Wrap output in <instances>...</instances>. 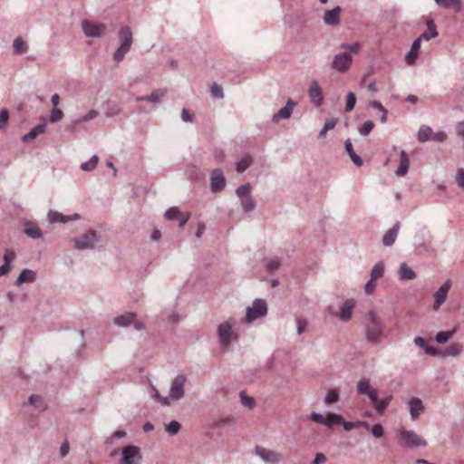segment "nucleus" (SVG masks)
Segmentation results:
<instances>
[{
    "instance_id": "1",
    "label": "nucleus",
    "mask_w": 464,
    "mask_h": 464,
    "mask_svg": "<svg viewBox=\"0 0 464 464\" xmlns=\"http://www.w3.org/2000/svg\"><path fill=\"white\" fill-rule=\"evenodd\" d=\"M367 325L365 327L364 337L372 344H379L383 337L385 325L380 319L374 310H371L366 314Z\"/></svg>"
},
{
    "instance_id": "2",
    "label": "nucleus",
    "mask_w": 464,
    "mask_h": 464,
    "mask_svg": "<svg viewBox=\"0 0 464 464\" xmlns=\"http://www.w3.org/2000/svg\"><path fill=\"white\" fill-rule=\"evenodd\" d=\"M268 308L264 299H256L251 306L246 308V323L250 324L267 315Z\"/></svg>"
},
{
    "instance_id": "3",
    "label": "nucleus",
    "mask_w": 464,
    "mask_h": 464,
    "mask_svg": "<svg viewBox=\"0 0 464 464\" xmlns=\"http://www.w3.org/2000/svg\"><path fill=\"white\" fill-rule=\"evenodd\" d=\"M100 241V235L95 230H89L79 238H74V246L78 250H92Z\"/></svg>"
},
{
    "instance_id": "4",
    "label": "nucleus",
    "mask_w": 464,
    "mask_h": 464,
    "mask_svg": "<svg viewBox=\"0 0 464 464\" xmlns=\"http://www.w3.org/2000/svg\"><path fill=\"white\" fill-rule=\"evenodd\" d=\"M136 317V313L128 312L114 317L113 324L118 327H127L129 325H133L134 329L137 331L144 330L145 324L142 322L137 320Z\"/></svg>"
},
{
    "instance_id": "5",
    "label": "nucleus",
    "mask_w": 464,
    "mask_h": 464,
    "mask_svg": "<svg viewBox=\"0 0 464 464\" xmlns=\"http://www.w3.org/2000/svg\"><path fill=\"white\" fill-rule=\"evenodd\" d=\"M398 438L401 443L411 448L425 447L427 445L426 440L413 430H401L398 432Z\"/></svg>"
},
{
    "instance_id": "6",
    "label": "nucleus",
    "mask_w": 464,
    "mask_h": 464,
    "mask_svg": "<svg viewBox=\"0 0 464 464\" xmlns=\"http://www.w3.org/2000/svg\"><path fill=\"white\" fill-rule=\"evenodd\" d=\"M142 455L139 447L129 445L121 450L119 464H141Z\"/></svg>"
},
{
    "instance_id": "7",
    "label": "nucleus",
    "mask_w": 464,
    "mask_h": 464,
    "mask_svg": "<svg viewBox=\"0 0 464 464\" xmlns=\"http://www.w3.org/2000/svg\"><path fill=\"white\" fill-rule=\"evenodd\" d=\"M187 377L184 374L177 375L171 382L169 390V398L174 401H179L184 397L185 384Z\"/></svg>"
},
{
    "instance_id": "8",
    "label": "nucleus",
    "mask_w": 464,
    "mask_h": 464,
    "mask_svg": "<svg viewBox=\"0 0 464 464\" xmlns=\"http://www.w3.org/2000/svg\"><path fill=\"white\" fill-rule=\"evenodd\" d=\"M82 29L87 37L98 38L104 35L107 27L104 24H95L89 20H83Z\"/></svg>"
},
{
    "instance_id": "9",
    "label": "nucleus",
    "mask_w": 464,
    "mask_h": 464,
    "mask_svg": "<svg viewBox=\"0 0 464 464\" xmlns=\"http://www.w3.org/2000/svg\"><path fill=\"white\" fill-rule=\"evenodd\" d=\"M353 62V57L347 52L339 53L334 56L331 67L340 72H345L349 70Z\"/></svg>"
},
{
    "instance_id": "10",
    "label": "nucleus",
    "mask_w": 464,
    "mask_h": 464,
    "mask_svg": "<svg viewBox=\"0 0 464 464\" xmlns=\"http://www.w3.org/2000/svg\"><path fill=\"white\" fill-rule=\"evenodd\" d=\"M233 324L230 322H224L218 326V336L221 346H227L230 344L234 333Z\"/></svg>"
},
{
    "instance_id": "11",
    "label": "nucleus",
    "mask_w": 464,
    "mask_h": 464,
    "mask_svg": "<svg viewBox=\"0 0 464 464\" xmlns=\"http://www.w3.org/2000/svg\"><path fill=\"white\" fill-rule=\"evenodd\" d=\"M226 187V179L221 169H213L210 176V188L212 192H220Z\"/></svg>"
},
{
    "instance_id": "12",
    "label": "nucleus",
    "mask_w": 464,
    "mask_h": 464,
    "mask_svg": "<svg viewBox=\"0 0 464 464\" xmlns=\"http://www.w3.org/2000/svg\"><path fill=\"white\" fill-rule=\"evenodd\" d=\"M255 452L266 463L276 464L282 459L279 453L263 447H256Z\"/></svg>"
},
{
    "instance_id": "13",
    "label": "nucleus",
    "mask_w": 464,
    "mask_h": 464,
    "mask_svg": "<svg viewBox=\"0 0 464 464\" xmlns=\"http://www.w3.org/2000/svg\"><path fill=\"white\" fill-rule=\"evenodd\" d=\"M295 106L296 102L292 99H288L286 104L273 115L272 121L277 122L280 120L289 119Z\"/></svg>"
},
{
    "instance_id": "14",
    "label": "nucleus",
    "mask_w": 464,
    "mask_h": 464,
    "mask_svg": "<svg viewBox=\"0 0 464 464\" xmlns=\"http://www.w3.org/2000/svg\"><path fill=\"white\" fill-rule=\"evenodd\" d=\"M451 286V283L450 280H447L434 294V304L433 309L435 311L439 310L442 304L446 301L448 292Z\"/></svg>"
},
{
    "instance_id": "15",
    "label": "nucleus",
    "mask_w": 464,
    "mask_h": 464,
    "mask_svg": "<svg viewBox=\"0 0 464 464\" xmlns=\"http://www.w3.org/2000/svg\"><path fill=\"white\" fill-rule=\"evenodd\" d=\"M308 94L311 98V101L316 107H320L324 102V96L322 94V90L319 86V83L316 80L312 81L311 86L308 90Z\"/></svg>"
},
{
    "instance_id": "16",
    "label": "nucleus",
    "mask_w": 464,
    "mask_h": 464,
    "mask_svg": "<svg viewBox=\"0 0 464 464\" xmlns=\"http://www.w3.org/2000/svg\"><path fill=\"white\" fill-rule=\"evenodd\" d=\"M354 307L355 302L353 299H347L337 314L338 318L343 322L349 321L353 316Z\"/></svg>"
},
{
    "instance_id": "17",
    "label": "nucleus",
    "mask_w": 464,
    "mask_h": 464,
    "mask_svg": "<svg viewBox=\"0 0 464 464\" xmlns=\"http://www.w3.org/2000/svg\"><path fill=\"white\" fill-rule=\"evenodd\" d=\"M409 411L412 420H416L424 411V406L420 398L412 397L409 401Z\"/></svg>"
},
{
    "instance_id": "18",
    "label": "nucleus",
    "mask_w": 464,
    "mask_h": 464,
    "mask_svg": "<svg viewBox=\"0 0 464 464\" xmlns=\"http://www.w3.org/2000/svg\"><path fill=\"white\" fill-rule=\"evenodd\" d=\"M342 12V8L340 6H336L331 10H327L324 15V22L327 25L335 26L338 25L341 22L340 14Z\"/></svg>"
},
{
    "instance_id": "19",
    "label": "nucleus",
    "mask_w": 464,
    "mask_h": 464,
    "mask_svg": "<svg viewBox=\"0 0 464 464\" xmlns=\"http://www.w3.org/2000/svg\"><path fill=\"white\" fill-rule=\"evenodd\" d=\"M167 93V89H156L150 95L137 97V102H150L152 103H160L162 97Z\"/></svg>"
},
{
    "instance_id": "20",
    "label": "nucleus",
    "mask_w": 464,
    "mask_h": 464,
    "mask_svg": "<svg viewBox=\"0 0 464 464\" xmlns=\"http://www.w3.org/2000/svg\"><path fill=\"white\" fill-rule=\"evenodd\" d=\"M42 123L34 127L28 133L22 137V141L27 143L34 140L38 135L44 133L45 131V119L41 118Z\"/></svg>"
},
{
    "instance_id": "21",
    "label": "nucleus",
    "mask_w": 464,
    "mask_h": 464,
    "mask_svg": "<svg viewBox=\"0 0 464 464\" xmlns=\"http://www.w3.org/2000/svg\"><path fill=\"white\" fill-rule=\"evenodd\" d=\"M401 223L399 221L395 222L393 227L390 228L382 237V244L385 246H392L397 237L398 232L400 230Z\"/></svg>"
},
{
    "instance_id": "22",
    "label": "nucleus",
    "mask_w": 464,
    "mask_h": 464,
    "mask_svg": "<svg viewBox=\"0 0 464 464\" xmlns=\"http://www.w3.org/2000/svg\"><path fill=\"white\" fill-rule=\"evenodd\" d=\"M36 280V273L31 269H24L18 276L15 285L20 286L24 283H34Z\"/></svg>"
},
{
    "instance_id": "23",
    "label": "nucleus",
    "mask_w": 464,
    "mask_h": 464,
    "mask_svg": "<svg viewBox=\"0 0 464 464\" xmlns=\"http://www.w3.org/2000/svg\"><path fill=\"white\" fill-rule=\"evenodd\" d=\"M420 39H416L413 41L411 50L409 53L405 55V62L409 65H412L415 63L416 59L419 54V50L420 48Z\"/></svg>"
},
{
    "instance_id": "24",
    "label": "nucleus",
    "mask_w": 464,
    "mask_h": 464,
    "mask_svg": "<svg viewBox=\"0 0 464 464\" xmlns=\"http://www.w3.org/2000/svg\"><path fill=\"white\" fill-rule=\"evenodd\" d=\"M427 24V32L421 34L417 39H420L421 41H430L432 38L438 36V31L433 20L430 19L426 23Z\"/></svg>"
},
{
    "instance_id": "25",
    "label": "nucleus",
    "mask_w": 464,
    "mask_h": 464,
    "mask_svg": "<svg viewBox=\"0 0 464 464\" xmlns=\"http://www.w3.org/2000/svg\"><path fill=\"white\" fill-rule=\"evenodd\" d=\"M436 5L445 8L453 9L456 12L462 10V0H434Z\"/></svg>"
},
{
    "instance_id": "26",
    "label": "nucleus",
    "mask_w": 464,
    "mask_h": 464,
    "mask_svg": "<svg viewBox=\"0 0 464 464\" xmlns=\"http://www.w3.org/2000/svg\"><path fill=\"white\" fill-rule=\"evenodd\" d=\"M400 157H401V162L396 170V175L402 177L408 172V169L410 167V160H409L408 154L405 150L401 151Z\"/></svg>"
},
{
    "instance_id": "27",
    "label": "nucleus",
    "mask_w": 464,
    "mask_h": 464,
    "mask_svg": "<svg viewBox=\"0 0 464 464\" xmlns=\"http://www.w3.org/2000/svg\"><path fill=\"white\" fill-rule=\"evenodd\" d=\"M344 148H345V151L350 156V159L353 162V164L356 165L357 167L362 166L363 161H362V158L355 153L353 144L350 140H345Z\"/></svg>"
},
{
    "instance_id": "28",
    "label": "nucleus",
    "mask_w": 464,
    "mask_h": 464,
    "mask_svg": "<svg viewBox=\"0 0 464 464\" xmlns=\"http://www.w3.org/2000/svg\"><path fill=\"white\" fill-rule=\"evenodd\" d=\"M398 274L401 280H412L416 278V273L406 263L401 264Z\"/></svg>"
},
{
    "instance_id": "29",
    "label": "nucleus",
    "mask_w": 464,
    "mask_h": 464,
    "mask_svg": "<svg viewBox=\"0 0 464 464\" xmlns=\"http://www.w3.org/2000/svg\"><path fill=\"white\" fill-rule=\"evenodd\" d=\"M462 351H463V345L459 343H451L449 346H447L443 350L441 354L444 357H449V356L455 357V356L459 355L462 353Z\"/></svg>"
},
{
    "instance_id": "30",
    "label": "nucleus",
    "mask_w": 464,
    "mask_h": 464,
    "mask_svg": "<svg viewBox=\"0 0 464 464\" xmlns=\"http://www.w3.org/2000/svg\"><path fill=\"white\" fill-rule=\"evenodd\" d=\"M119 37L121 41V44L125 46H131L133 38L132 32L129 26H124L119 31Z\"/></svg>"
},
{
    "instance_id": "31",
    "label": "nucleus",
    "mask_w": 464,
    "mask_h": 464,
    "mask_svg": "<svg viewBox=\"0 0 464 464\" xmlns=\"http://www.w3.org/2000/svg\"><path fill=\"white\" fill-rule=\"evenodd\" d=\"M24 234L33 239H40L43 237L41 229L33 223H27L24 230Z\"/></svg>"
},
{
    "instance_id": "32",
    "label": "nucleus",
    "mask_w": 464,
    "mask_h": 464,
    "mask_svg": "<svg viewBox=\"0 0 464 464\" xmlns=\"http://www.w3.org/2000/svg\"><path fill=\"white\" fill-rule=\"evenodd\" d=\"M392 399H393V397L391 394L385 395L381 400L378 399L377 402L374 404V409L376 410V411L378 413H380V414L383 413V411L386 410V408L391 403Z\"/></svg>"
},
{
    "instance_id": "33",
    "label": "nucleus",
    "mask_w": 464,
    "mask_h": 464,
    "mask_svg": "<svg viewBox=\"0 0 464 464\" xmlns=\"http://www.w3.org/2000/svg\"><path fill=\"white\" fill-rule=\"evenodd\" d=\"M432 130L427 125H422L418 131L417 139L420 142H426L431 140Z\"/></svg>"
},
{
    "instance_id": "34",
    "label": "nucleus",
    "mask_w": 464,
    "mask_h": 464,
    "mask_svg": "<svg viewBox=\"0 0 464 464\" xmlns=\"http://www.w3.org/2000/svg\"><path fill=\"white\" fill-rule=\"evenodd\" d=\"M384 274V263L383 261L377 262L371 270V278L372 281L382 277Z\"/></svg>"
},
{
    "instance_id": "35",
    "label": "nucleus",
    "mask_w": 464,
    "mask_h": 464,
    "mask_svg": "<svg viewBox=\"0 0 464 464\" xmlns=\"http://www.w3.org/2000/svg\"><path fill=\"white\" fill-rule=\"evenodd\" d=\"M456 334V329H452L450 331H441L439 332L435 336V341L438 343L444 344L446 343L453 335Z\"/></svg>"
},
{
    "instance_id": "36",
    "label": "nucleus",
    "mask_w": 464,
    "mask_h": 464,
    "mask_svg": "<svg viewBox=\"0 0 464 464\" xmlns=\"http://www.w3.org/2000/svg\"><path fill=\"white\" fill-rule=\"evenodd\" d=\"M13 46H14V53L16 54L24 53L28 50V45L21 37H17L14 39Z\"/></svg>"
},
{
    "instance_id": "37",
    "label": "nucleus",
    "mask_w": 464,
    "mask_h": 464,
    "mask_svg": "<svg viewBox=\"0 0 464 464\" xmlns=\"http://www.w3.org/2000/svg\"><path fill=\"white\" fill-rule=\"evenodd\" d=\"M48 218L51 223H67L68 218L67 215H63L57 211H49Z\"/></svg>"
},
{
    "instance_id": "38",
    "label": "nucleus",
    "mask_w": 464,
    "mask_h": 464,
    "mask_svg": "<svg viewBox=\"0 0 464 464\" xmlns=\"http://www.w3.org/2000/svg\"><path fill=\"white\" fill-rule=\"evenodd\" d=\"M340 421H343V417L337 413H329L325 417V420L324 425L328 428L333 427L334 424H340Z\"/></svg>"
},
{
    "instance_id": "39",
    "label": "nucleus",
    "mask_w": 464,
    "mask_h": 464,
    "mask_svg": "<svg viewBox=\"0 0 464 464\" xmlns=\"http://www.w3.org/2000/svg\"><path fill=\"white\" fill-rule=\"evenodd\" d=\"M99 115V112L96 110H91L88 113L81 116L77 120L73 121L74 125H80L83 122H87L91 120L95 119Z\"/></svg>"
},
{
    "instance_id": "40",
    "label": "nucleus",
    "mask_w": 464,
    "mask_h": 464,
    "mask_svg": "<svg viewBox=\"0 0 464 464\" xmlns=\"http://www.w3.org/2000/svg\"><path fill=\"white\" fill-rule=\"evenodd\" d=\"M99 162V158L97 155H93L88 161L82 162L81 164V169L84 171H92L93 170Z\"/></svg>"
},
{
    "instance_id": "41",
    "label": "nucleus",
    "mask_w": 464,
    "mask_h": 464,
    "mask_svg": "<svg viewBox=\"0 0 464 464\" xmlns=\"http://www.w3.org/2000/svg\"><path fill=\"white\" fill-rule=\"evenodd\" d=\"M130 46H125L124 44H121L120 47L117 48V50L114 52L113 53V59L116 61V62H121L123 60V58L125 57V55L128 53V52L130 51Z\"/></svg>"
},
{
    "instance_id": "42",
    "label": "nucleus",
    "mask_w": 464,
    "mask_h": 464,
    "mask_svg": "<svg viewBox=\"0 0 464 464\" xmlns=\"http://www.w3.org/2000/svg\"><path fill=\"white\" fill-rule=\"evenodd\" d=\"M371 389L369 379L362 378L357 383V392L359 394H366Z\"/></svg>"
},
{
    "instance_id": "43",
    "label": "nucleus",
    "mask_w": 464,
    "mask_h": 464,
    "mask_svg": "<svg viewBox=\"0 0 464 464\" xmlns=\"http://www.w3.org/2000/svg\"><path fill=\"white\" fill-rule=\"evenodd\" d=\"M252 163V160L250 159V157H245L243 159H241L237 163V171L238 173H243L245 170H246L249 166L251 165Z\"/></svg>"
},
{
    "instance_id": "44",
    "label": "nucleus",
    "mask_w": 464,
    "mask_h": 464,
    "mask_svg": "<svg viewBox=\"0 0 464 464\" xmlns=\"http://www.w3.org/2000/svg\"><path fill=\"white\" fill-rule=\"evenodd\" d=\"M240 204L246 212H250L254 210L256 207L255 201L252 199L251 197L243 198L242 199H240Z\"/></svg>"
},
{
    "instance_id": "45",
    "label": "nucleus",
    "mask_w": 464,
    "mask_h": 464,
    "mask_svg": "<svg viewBox=\"0 0 464 464\" xmlns=\"http://www.w3.org/2000/svg\"><path fill=\"white\" fill-rule=\"evenodd\" d=\"M252 189V186L249 183H246L237 188V195L239 199H242L245 197H250V191Z\"/></svg>"
},
{
    "instance_id": "46",
    "label": "nucleus",
    "mask_w": 464,
    "mask_h": 464,
    "mask_svg": "<svg viewBox=\"0 0 464 464\" xmlns=\"http://www.w3.org/2000/svg\"><path fill=\"white\" fill-rule=\"evenodd\" d=\"M361 44L356 42L353 44L343 43L340 44V48L345 51H349L348 53L352 55V53L356 54L360 49Z\"/></svg>"
},
{
    "instance_id": "47",
    "label": "nucleus",
    "mask_w": 464,
    "mask_h": 464,
    "mask_svg": "<svg viewBox=\"0 0 464 464\" xmlns=\"http://www.w3.org/2000/svg\"><path fill=\"white\" fill-rule=\"evenodd\" d=\"M181 425L176 421L172 420L165 427V430L171 436H174L179 433L180 430Z\"/></svg>"
},
{
    "instance_id": "48",
    "label": "nucleus",
    "mask_w": 464,
    "mask_h": 464,
    "mask_svg": "<svg viewBox=\"0 0 464 464\" xmlns=\"http://www.w3.org/2000/svg\"><path fill=\"white\" fill-rule=\"evenodd\" d=\"M339 401V393L336 390H330L324 399V403L331 404Z\"/></svg>"
},
{
    "instance_id": "49",
    "label": "nucleus",
    "mask_w": 464,
    "mask_h": 464,
    "mask_svg": "<svg viewBox=\"0 0 464 464\" xmlns=\"http://www.w3.org/2000/svg\"><path fill=\"white\" fill-rule=\"evenodd\" d=\"M336 123H337V119H332V120L324 122V127L322 128V130L319 132V135H318L319 138H324L329 130H332L335 127Z\"/></svg>"
},
{
    "instance_id": "50",
    "label": "nucleus",
    "mask_w": 464,
    "mask_h": 464,
    "mask_svg": "<svg viewBox=\"0 0 464 464\" xmlns=\"http://www.w3.org/2000/svg\"><path fill=\"white\" fill-rule=\"evenodd\" d=\"M239 395H240L241 403L245 407L252 409L255 406V404H256L255 400L252 397L247 396L244 391H241Z\"/></svg>"
},
{
    "instance_id": "51",
    "label": "nucleus",
    "mask_w": 464,
    "mask_h": 464,
    "mask_svg": "<svg viewBox=\"0 0 464 464\" xmlns=\"http://www.w3.org/2000/svg\"><path fill=\"white\" fill-rule=\"evenodd\" d=\"M356 103V97L353 92H349L347 94L346 104H345V111L350 112L354 109Z\"/></svg>"
},
{
    "instance_id": "52",
    "label": "nucleus",
    "mask_w": 464,
    "mask_h": 464,
    "mask_svg": "<svg viewBox=\"0 0 464 464\" xmlns=\"http://www.w3.org/2000/svg\"><path fill=\"white\" fill-rule=\"evenodd\" d=\"M373 127L374 123L372 121H366L361 127L358 128V130L361 135L366 136L372 130Z\"/></svg>"
},
{
    "instance_id": "53",
    "label": "nucleus",
    "mask_w": 464,
    "mask_h": 464,
    "mask_svg": "<svg viewBox=\"0 0 464 464\" xmlns=\"http://www.w3.org/2000/svg\"><path fill=\"white\" fill-rule=\"evenodd\" d=\"M180 211L177 207H171L165 212V218L169 220H174L179 218Z\"/></svg>"
},
{
    "instance_id": "54",
    "label": "nucleus",
    "mask_w": 464,
    "mask_h": 464,
    "mask_svg": "<svg viewBox=\"0 0 464 464\" xmlns=\"http://www.w3.org/2000/svg\"><path fill=\"white\" fill-rule=\"evenodd\" d=\"M210 92H211V95L213 97H216L218 99L224 98V92H223L222 86H220L219 84H218L216 82L212 83V85L210 87Z\"/></svg>"
},
{
    "instance_id": "55",
    "label": "nucleus",
    "mask_w": 464,
    "mask_h": 464,
    "mask_svg": "<svg viewBox=\"0 0 464 464\" xmlns=\"http://www.w3.org/2000/svg\"><path fill=\"white\" fill-rule=\"evenodd\" d=\"M9 120V111L4 108L0 111V130H5L7 127Z\"/></svg>"
},
{
    "instance_id": "56",
    "label": "nucleus",
    "mask_w": 464,
    "mask_h": 464,
    "mask_svg": "<svg viewBox=\"0 0 464 464\" xmlns=\"http://www.w3.org/2000/svg\"><path fill=\"white\" fill-rule=\"evenodd\" d=\"M63 118V112L62 110L53 108L51 111V114H50V121L51 122H57L59 121H61Z\"/></svg>"
},
{
    "instance_id": "57",
    "label": "nucleus",
    "mask_w": 464,
    "mask_h": 464,
    "mask_svg": "<svg viewBox=\"0 0 464 464\" xmlns=\"http://www.w3.org/2000/svg\"><path fill=\"white\" fill-rule=\"evenodd\" d=\"M281 266L279 259L268 260L266 264V268L268 272H274Z\"/></svg>"
},
{
    "instance_id": "58",
    "label": "nucleus",
    "mask_w": 464,
    "mask_h": 464,
    "mask_svg": "<svg viewBox=\"0 0 464 464\" xmlns=\"http://www.w3.org/2000/svg\"><path fill=\"white\" fill-rule=\"evenodd\" d=\"M384 430L383 427L381 424H375L372 428V434L373 437L380 439L383 436Z\"/></svg>"
},
{
    "instance_id": "59",
    "label": "nucleus",
    "mask_w": 464,
    "mask_h": 464,
    "mask_svg": "<svg viewBox=\"0 0 464 464\" xmlns=\"http://www.w3.org/2000/svg\"><path fill=\"white\" fill-rule=\"evenodd\" d=\"M181 120L185 122H192L194 120V114L191 113L188 109L184 108L181 111Z\"/></svg>"
},
{
    "instance_id": "60",
    "label": "nucleus",
    "mask_w": 464,
    "mask_h": 464,
    "mask_svg": "<svg viewBox=\"0 0 464 464\" xmlns=\"http://www.w3.org/2000/svg\"><path fill=\"white\" fill-rule=\"evenodd\" d=\"M120 112H121V108L118 105H112V106H110L106 110L105 115L107 117H113V116H117L118 114H120Z\"/></svg>"
},
{
    "instance_id": "61",
    "label": "nucleus",
    "mask_w": 464,
    "mask_h": 464,
    "mask_svg": "<svg viewBox=\"0 0 464 464\" xmlns=\"http://www.w3.org/2000/svg\"><path fill=\"white\" fill-rule=\"evenodd\" d=\"M310 419L316 422V423H319V424H324V420H325V418L324 417L323 414L321 413H318V412H315V411H313L310 415Z\"/></svg>"
},
{
    "instance_id": "62",
    "label": "nucleus",
    "mask_w": 464,
    "mask_h": 464,
    "mask_svg": "<svg viewBox=\"0 0 464 464\" xmlns=\"http://www.w3.org/2000/svg\"><path fill=\"white\" fill-rule=\"evenodd\" d=\"M375 288H376V281H372V279H370V280L365 284V286H364L365 294H366V295H371L372 293H373V291L375 290Z\"/></svg>"
},
{
    "instance_id": "63",
    "label": "nucleus",
    "mask_w": 464,
    "mask_h": 464,
    "mask_svg": "<svg viewBox=\"0 0 464 464\" xmlns=\"http://www.w3.org/2000/svg\"><path fill=\"white\" fill-rule=\"evenodd\" d=\"M456 180L459 186L464 188V169H458L456 174Z\"/></svg>"
},
{
    "instance_id": "64",
    "label": "nucleus",
    "mask_w": 464,
    "mask_h": 464,
    "mask_svg": "<svg viewBox=\"0 0 464 464\" xmlns=\"http://www.w3.org/2000/svg\"><path fill=\"white\" fill-rule=\"evenodd\" d=\"M446 138H447V134L445 131H442V130L438 131L431 136V140L438 141V142L444 141L446 140Z\"/></svg>"
}]
</instances>
